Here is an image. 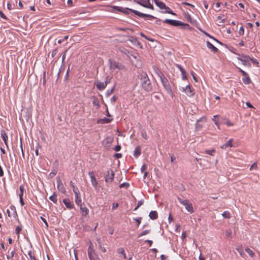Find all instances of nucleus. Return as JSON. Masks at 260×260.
Wrapping results in <instances>:
<instances>
[{"label":"nucleus","instance_id":"obj_51","mask_svg":"<svg viewBox=\"0 0 260 260\" xmlns=\"http://www.w3.org/2000/svg\"><path fill=\"white\" fill-rule=\"evenodd\" d=\"M99 248L100 249H101V250L103 252H106V249L105 247H103L101 244H100L99 245Z\"/></svg>","mask_w":260,"mask_h":260},{"label":"nucleus","instance_id":"obj_27","mask_svg":"<svg viewBox=\"0 0 260 260\" xmlns=\"http://www.w3.org/2000/svg\"><path fill=\"white\" fill-rule=\"evenodd\" d=\"M246 252L251 257H253L255 256L254 252L249 248L247 247L245 248Z\"/></svg>","mask_w":260,"mask_h":260},{"label":"nucleus","instance_id":"obj_21","mask_svg":"<svg viewBox=\"0 0 260 260\" xmlns=\"http://www.w3.org/2000/svg\"><path fill=\"white\" fill-rule=\"evenodd\" d=\"M149 216L152 220L156 219L158 217L157 213L155 211H152L149 213Z\"/></svg>","mask_w":260,"mask_h":260},{"label":"nucleus","instance_id":"obj_24","mask_svg":"<svg viewBox=\"0 0 260 260\" xmlns=\"http://www.w3.org/2000/svg\"><path fill=\"white\" fill-rule=\"evenodd\" d=\"M243 76L244 77V78L242 79L243 83L245 84H249L250 82V79L248 74L246 73V75Z\"/></svg>","mask_w":260,"mask_h":260},{"label":"nucleus","instance_id":"obj_13","mask_svg":"<svg viewBox=\"0 0 260 260\" xmlns=\"http://www.w3.org/2000/svg\"><path fill=\"white\" fill-rule=\"evenodd\" d=\"M107 84H108L107 80L105 81V82L98 81L96 83V87L98 89L102 90L106 88Z\"/></svg>","mask_w":260,"mask_h":260},{"label":"nucleus","instance_id":"obj_16","mask_svg":"<svg viewBox=\"0 0 260 260\" xmlns=\"http://www.w3.org/2000/svg\"><path fill=\"white\" fill-rule=\"evenodd\" d=\"M207 46L214 53H216L218 51V49L209 41H207Z\"/></svg>","mask_w":260,"mask_h":260},{"label":"nucleus","instance_id":"obj_12","mask_svg":"<svg viewBox=\"0 0 260 260\" xmlns=\"http://www.w3.org/2000/svg\"><path fill=\"white\" fill-rule=\"evenodd\" d=\"M182 91H184L189 96H192L194 95V91L191 89L189 85H187L185 87L182 88Z\"/></svg>","mask_w":260,"mask_h":260},{"label":"nucleus","instance_id":"obj_31","mask_svg":"<svg viewBox=\"0 0 260 260\" xmlns=\"http://www.w3.org/2000/svg\"><path fill=\"white\" fill-rule=\"evenodd\" d=\"M88 255L94 253V250L92 247V244L88 247L87 249Z\"/></svg>","mask_w":260,"mask_h":260},{"label":"nucleus","instance_id":"obj_35","mask_svg":"<svg viewBox=\"0 0 260 260\" xmlns=\"http://www.w3.org/2000/svg\"><path fill=\"white\" fill-rule=\"evenodd\" d=\"M218 116L217 115H214L213 118H212V120L214 121V123L217 125L218 129H220L219 123H218L217 120L215 119Z\"/></svg>","mask_w":260,"mask_h":260},{"label":"nucleus","instance_id":"obj_4","mask_svg":"<svg viewBox=\"0 0 260 260\" xmlns=\"http://www.w3.org/2000/svg\"><path fill=\"white\" fill-rule=\"evenodd\" d=\"M88 175L90 177L92 185L96 190H99V187L98 185V183L95 177L94 173L92 171H89L88 172Z\"/></svg>","mask_w":260,"mask_h":260},{"label":"nucleus","instance_id":"obj_36","mask_svg":"<svg viewBox=\"0 0 260 260\" xmlns=\"http://www.w3.org/2000/svg\"><path fill=\"white\" fill-rule=\"evenodd\" d=\"M69 38V36H64L63 37L59 39L58 41H57V42L59 44H60L62 42H63L64 41L67 40Z\"/></svg>","mask_w":260,"mask_h":260},{"label":"nucleus","instance_id":"obj_37","mask_svg":"<svg viewBox=\"0 0 260 260\" xmlns=\"http://www.w3.org/2000/svg\"><path fill=\"white\" fill-rule=\"evenodd\" d=\"M232 231L231 229L227 230L225 232V236L227 237H231L232 236Z\"/></svg>","mask_w":260,"mask_h":260},{"label":"nucleus","instance_id":"obj_11","mask_svg":"<svg viewBox=\"0 0 260 260\" xmlns=\"http://www.w3.org/2000/svg\"><path fill=\"white\" fill-rule=\"evenodd\" d=\"M56 184L57 189L61 193H64L66 192V188L60 179L57 178Z\"/></svg>","mask_w":260,"mask_h":260},{"label":"nucleus","instance_id":"obj_61","mask_svg":"<svg viewBox=\"0 0 260 260\" xmlns=\"http://www.w3.org/2000/svg\"><path fill=\"white\" fill-rule=\"evenodd\" d=\"M120 149H121V146H120V145H117V146L115 147L114 150H115V151H120Z\"/></svg>","mask_w":260,"mask_h":260},{"label":"nucleus","instance_id":"obj_59","mask_svg":"<svg viewBox=\"0 0 260 260\" xmlns=\"http://www.w3.org/2000/svg\"><path fill=\"white\" fill-rule=\"evenodd\" d=\"M117 99V98L114 95L111 99V102L112 103H114Z\"/></svg>","mask_w":260,"mask_h":260},{"label":"nucleus","instance_id":"obj_63","mask_svg":"<svg viewBox=\"0 0 260 260\" xmlns=\"http://www.w3.org/2000/svg\"><path fill=\"white\" fill-rule=\"evenodd\" d=\"M202 125H200V124L197 123L196 124V129L198 130H200L202 128Z\"/></svg>","mask_w":260,"mask_h":260},{"label":"nucleus","instance_id":"obj_60","mask_svg":"<svg viewBox=\"0 0 260 260\" xmlns=\"http://www.w3.org/2000/svg\"><path fill=\"white\" fill-rule=\"evenodd\" d=\"M88 257L90 260H95V258L93 256V254H91L90 255H88Z\"/></svg>","mask_w":260,"mask_h":260},{"label":"nucleus","instance_id":"obj_5","mask_svg":"<svg viewBox=\"0 0 260 260\" xmlns=\"http://www.w3.org/2000/svg\"><path fill=\"white\" fill-rule=\"evenodd\" d=\"M164 22L168 23L171 25L174 26H180V25L188 26V25L187 24H184L182 22L178 21V20H176L166 19L164 21Z\"/></svg>","mask_w":260,"mask_h":260},{"label":"nucleus","instance_id":"obj_20","mask_svg":"<svg viewBox=\"0 0 260 260\" xmlns=\"http://www.w3.org/2000/svg\"><path fill=\"white\" fill-rule=\"evenodd\" d=\"M75 203L78 206L82 205V200L81 197H80V193L75 194Z\"/></svg>","mask_w":260,"mask_h":260},{"label":"nucleus","instance_id":"obj_55","mask_svg":"<svg viewBox=\"0 0 260 260\" xmlns=\"http://www.w3.org/2000/svg\"><path fill=\"white\" fill-rule=\"evenodd\" d=\"M141 217H139L138 218L135 219L134 220L137 222L138 225H139L141 223Z\"/></svg>","mask_w":260,"mask_h":260},{"label":"nucleus","instance_id":"obj_44","mask_svg":"<svg viewBox=\"0 0 260 260\" xmlns=\"http://www.w3.org/2000/svg\"><path fill=\"white\" fill-rule=\"evenodd\" d=\"M22 229H21V227L20 226H17L16 229H15V233L17 235H19L20 234V232H21Z\"/></svg>","mask_w":260,"mask_h":260},{"label":"nucleus","instance_id":"obj_29","mask_svg":"<svg viewBox=\"0 0 260 260\" xmlns=\"http://www.w3.org/2000/svg\"><path fill=\"white\" fill-rule=\"evenodd\" d=\"M118 252L119 253H120L121 254H122V256H123V258L124 259L126 258V254L125 253L124 248H121L118 249Z\"/></svg>","mask_w":260,"mask_h":260},{"label":"nucleus","instance_id":"obj_7","mask_svg":"<svg viewBox=\"0 0 260 260\" xmlns=\"http://www.w3.org/2000/svg\"><path fill=\"white\" fill-rule=\"evenodd\" d=\"M134 2L138 4V5L142 6L145 8L150 9L152 10L153 9V7L151 3H147L145 0H135Z\"/></svg>","mask_w":260,"mask_h":260},{"label":"nucleus","instance_id":"obj_49","mask_svg":"<svg viewBox=\"0 0 260 260\" xmlns=\"http://www.w3.org/2000/svg\"><path fill=\"white\" fill-rule=\"evenodd\" d=\"M244 29L243 27L241 26L239 28V34L240 35H243L244 34Z\"/></svg>","mask_w":260,"mask_h":260},{"label":"nucleus","instance_id":"obj_10","mask_svg":"<svg viewBox=\"0 0 260 260\" xmlns=\"http://www.w3.org/2000/svg\"><path fill=\"white\" fill-rule=\"evenodd\" d=\"M113 141V138L111 137H107L103 141V145L106 148H109Z\"/></svg>","mask_w":260,"mask_h":260},{"label":"nucleus","instance_id":"obj_2","mask_svg":"<svg viewBox=\"0 0 260 260\" xmlns=\"http://www.w3.org/2000/svg\"><path fill=\"white\" fill-rule=\"evenodd\" d=\"M141 84L143 88L147 91H150L152 87L150 81L146 73H142L141 75Z\"/></svg>","mask_w":260,"mask_h":260},{"label":"nucleus","instance_id":"obj_1","mask_svg":"<svg viewBox=\"0 0 260 260\" xmlns=\"http://www.w3.org/2000/svg\"><path fill=\"white\" fill-rule=\"evenodd\" d=\"M157 74L158 76L159 77L160 80L161 82V83L167 92L168 93L170 94L171 96L173 98L174 96V94L173 93L172 90L171 89V87L169 82L168 79L165 76V75L160 71L157 72Z\"/></svg>","mask_w":260,"mask_h":260},{"label":"nucleus","instance_id":"obj_3","mask_svg":"<svg viewBox=\"0 0 260 260\" xmlns=\"http://www.w3.org/2000/svg\"><path fill=\"white\" fill-rule=\"evenodd\" d=\"M109 68L110 69L113 71L117 70H121L124 68V67L119 62H116L112 59H109Z\"/></svg>","mask_w":260,"mask_h":260},{"label":"nucleus","instance_id":"obj_15","mask_svg":"<svg viewBox=\"0 0 260 260\" xmlns=\"http://www.w3.org/2000/svg\"><path fill=\"white\" fill-rule=\"evenodd\" d=\"M156 5L158 6L160 9H165L167 8L166 5L162 2L158 0H154Z\"/></svg>","mask_w":260,"mask_h":260},{"label":"nucleus","instance_id":"obj_26","mask_svg":"<svg viewBox=\"0 0 260 260\" xmlns=\"http://www.w3.org/2000/svg\"><path fill=\"white\" fill-rule=\"evenodd\" d=\"M1 137L3 140L4 141L5 144L7 145L8 136L6 133L4 132H1Z\"/></svg>","mask_w":260,"mask_h":260},{"label":"nucleus","instance_id":"obj_64","mask_svg":"<svg viewBox=\"0 0 260 260\" xmlns=\"http://www.w3.org/2000/svg\"><path fill=\"white\" fill-rule=\"evenodd\" d=\"M92 104H93V105H94L95 106H97V107L99 106V102L97 100H95L93 101Z\"/></svg>","mask_w":260,"mask_h":260},{"label":"nucleus","instance_id":"obj_45","mask_svg":"<svg viewBox=\"0 0 260 260\" xmlns=\"http://www.w3.org/2000/svg\"><path fill=\"white\" fill-rule=\"evenodd\" d=\"M129 186V184L128 183H123L121 184L119 186L120 188L125 187L127 188Z\"/></svg>","mask_w":260,"mask_h":260},{"label":"nucleus","instance_id":"obj_43","mask_svg":"<svg viewBox=\"0 0 260 260\" xmlns=\"http://www.w3.org/2000/svg\"><path fill=\"white\" fill-rule=\"evenodd\" d=\"M250 60L252 61V62L253 64L256 65L257 67H258L259 63H258V62L257 61V60H256L254 58H251Z\"/></svg>","mask_w":260,"mask_h":260},{"label":"nucleus","instance_id":"obj_57","mask_svg":"<svg viewBox=\"0 0 260 260\" xmlns=\"http://www.w3.org/2000/svg\"><path fill=\"white\" fill-rule=\"evenodd\" d=\"M179 228H180V225L177 224L176 225V229H175V232H177V233H179L180 232V230H179Z\"/></svg>","mask_w":260,"mask_h":260},{"label":"nucleus","instance_id":"obj_46","mask_svg":"<svg viewBox=\"0 0 260 260\" xmlns=\"http://www.w3.org/2000/svg\"><path fill=\"white\" fill-rule=\"evenodd\" d=\"M102 120L103 121V123H108L112 120V119L104 118V119H102Z\"/></svg>","mask_w":260,"mask_h":260},{"label":"nucleus","instance_id":"obj_9","mask_svg":"<svg viewBox=\"0 0 260 260\" xmlns=\"http://www.w3.org/2000/svg\"><path fill=\"white\" fill-rule=\"evenodd\" d=\"M114 173L112 170H109L107 171V174L105 176V181L107 183H111L114 179Z\"/></svg>","mask_w":260,"mask_h":260},{"label":"nucleus","instance_id":"obj_58","mask_svg":"<svg viewBox=\"0 0 260 260\" xmlns=\"http://www.w3.org/2000/svg\"><path fill=\"white\" fill-rule=\"evenodd\" d=\"M118 207V203H114L112 205V210H114L116 209Z\"/></svg>","mask_w":260,"mask_h":260},{"label":"nucleus","instance_id":"obj_25","mask_svg":"<svg viewBox=\"0 0 260 260\" xmlns=\"http://www.w3.org/2000/svg\"><path fill=\"white\" fill-rule=\"evenodd\" d=\"M113 8L114 9L118 11L122 12H123V13H125V14L127 13V10L131 11L129 10L130 9H124L123 8H122L121 7H117V6H114Z\"/></svg>","mask_w":260,"mask_h":260},{"label":"nucleus","instance_id":"obj_32","mask_svg":"<svg viewBox=\"0 0 260 260\" xmlns=\"http://www.w3.org/2000/svg\"><path fill=\"white\" fill-rule=\"evenodd\" d=\"M205 152L206 154H209V155L213 156V155H214V154L215 152V150L214 149H211V150H206L205 151Z\"/></svg>","mask_w":260,"mask_h":260},{"label":"nucleus","instance_id":"obj_50","mask_svg":"<svg viewBox=\"0 0 260 260\" xmlns=\"http://www.w3.org/2000/svg\"><path fill=\"white\" fill-rule=\"evenodd\" d=\"M141 136L144 139H147V134L145 131H142L141 132Z\"/></svg>","mask_w":260,"mask_h":260},{"label":"nucleus","instance_id":"obj_54","mask_svg":"<svg viewBox=\"0 0 260 260\" xmlns=\"http://www.w3.org/2000/svg\"><path fill=\"white\" fill-rule=\"evenodd\" d=\"M0 17L6 20L7 19V18L6 16V15L2 11H0Z\"/></svg>","mask_w":260,"mask_h":260},{"label":"nucleus","instance_id":"obj_33","mask_svg":"<svg viewBox=\"0 0 260 260\" xmlns=\"http://www.w3.org/2000/svg\"><path fill=\"white\" fill-rule=\"evenodd\" d=\"M222 215L224 218L229 219L230 218V213L229 212L226 211L223 212V213L222 214Z\"/></svg>","mask_w":260,"mask_h":260},{"label":"nucleus","instance_id":"obj_62","mask_svg":"<svg viewBox=\"0 0 260 260\" xmlns=\"http://www.w3.org/2000/svg\"><path fill=\"white\" fill-rule=\"evenodd\" d=\"M239 72H241V74H242V75L243 76H245V75H246V72H245L244 71L242 70V69H240V68H239Z\"/></svg>","mask_w":260,"mask_h":260},{"label":"nucleus","instance_id":"obj_19","mask_svg":"<svg viewBox=\"0 0 260 260\" xmlns=\"http://www.w3.org/2000/svg\"><path fill=\"white\" fill-rule=\"evenodd\" d=\"M177 67H178V68L180 71V72H181L182 79L186 80L187 79L186 72L185 71V70L182 68V67L180 65L178 64Z\"/></svg>","mask_w":260,"mask_h":260},{"label":"nucleus","instance_id":"obj_30","mask_svg":"<svg viewBox=\"0 0 260 260\" xmlns=\"http://www.w3.org/2000/svg\"><path fill=\"white\" fill-rule=\"evenodd\" d=\"M49 199L52 201L54 203H56L57 201V196L54 193L53 195L50 196Z\"/></svg>","mask_w":260,"mask_h":260},{"label":"nucleus","instance_id":"obj_53","mask_svg":"<svg viewBox=\"0 0 260 260\" xmlns=\"http://www.w3.org/2000/svg\"><path fill=\"white\" fill-rule=\"evenodd\" d=\"M253 168L255 169H256V168H257V165H256V163H255V162L250 167V170H252V169H253Z\"/></svg>","mask_w":260,"mask_h":260},{"label":"nucleus","instance_id":"obj_6","mask_svg":"<svg viewBox=\"0 0 260 260\" xmlns=\"http://www.w3.org/2000/svg\"><path fill=\"white\" fill-rule=\"evenodd\" d=\"M129 10H131V12H132L133 13H134L135 15L138 16L139 17H146L147 19H148V20H152V19L155 18V17L151 15L144 14V13H141L138 11L133 10V9H129Z\"/></svg>","mask_w":260,"mask_h":260},{"label":"nucleus","instance_id":"obj_17","mask_svg":"<svg viewBox=\"0 0 260 260\" xmlns=\"http://www.w3.org/2000/svg\"><path fill=\"white\" fill-rule=\"evenodd\" d=\"M80 209L82 212V214L84 216H86L89 212V210L87 207L85 206H82V205L80 206Z\"/></svg>","mask_w":260,"mask_h":260},{"label":"nucleus","instance_id":"obj_23","mask_svg":"<svg viewBox=\"0 0 260 260\" xmlns=\"http://www.w3.org/2000/svg\"><path fill=\"white\" fill-rule=\"evenodd\" d=\"M141 154V148L139 146H137L134 151V155L136 157H138Z\"/></svg>","mask_w":260,"mask_h":260},{"label":"nucleus","instance_id":"obj_42","mask_svg":"<svg viewBox=\"0 0 260 260\" xmlns=\"http://www.w3.org/2000/svg\"><path fill=\"white\" fill-rule=\"evenodd\" d=\"M19 189H20V192L19 193V194H21L22 196L23 197L24 190V186L23 185H20L19 187Z\"/></svg>","mask_w":260,"mask_h":260},{"label":"nucleus","instance_id":"obj_39","mask_svg":"<svg viewBox=\"0 0 260 260\" xmlns=\"http://www.w3.org/2000/svg\"><path fill=\"white\" fill-rule=\"evenodd\" d=\"M73 187V191L74 192L75 194H79V191L78 189V188L75 186V185L72 186Z\"/></svg>","mask_w":260,"mask_h":260},{"label":"nucleus","instance_id":"obj_34","mask_svg":"<svg viewBox=\"0 0 260 260\" xmlns=\"http://www.w3.org/2000/svg\"><path fill=\"white\" fill-rule=\"evenodd\" d=\"M236 249L239 252V253L240 254V255L241 256H243V255L244 254V251H243L241 246L236 247Z\"/></svg>","mask_w":260,"mask_h":260},{"label":"nucleus","instance_id":"obj_18","mask_svg":"<svg viewBox=\"0 0 260 260\" xmlns=\"http://www.w3.org/2000/svg\"><path fill=\"white\" fill-rule=\"evenodd\" d=\"M233 146V139L229 140L225 144L221 146L222 149H226L228 147H232Z\"/></svg>","mask_w":260,"mask_h":260},{"label":"nucleus","instance_id":"obj_28","mask_svg":"<svg viewBox=\"0 0 260 260\" xmlns=\"http://www.w3.org/2000/svg\"><path fill=\"white\" fill-rule=\"evenodd\" d=\"M178 201L179 202V203L180 204H181L182 205H184V206H185L186 205L189 203L188 200H184V199H181L180 198H178Z\"/></svg>","mask_w":260,"mask_h":260},{"label":"nucleus","instance_id":"obj_14","mask_svg":"<svg viewBox=\"0 0 260 260\" xmlns=\"http://www.w3.org/2000/svg\"><path fill=\"white\" fill-rule=\"evenodd\" d=\"M63 203L65 205L66 207L69 209H71L73 208L74 205L70 201V199H64L62 201Z\"/></svg>","mask_w":260,"mask_h":260},{"label":"nucleus","instance_id":"obj_38","mask_svg":"<svg viewBox=\"0 0 260 260\" xmlns=\"http://www.w3.org/2000/svg\"><path fill=\"white\" fill-rule=\"evenodd\" d=\"M29 256V260H37L35 256L33 255L31 251H29L28 253Z\"/></svg>","mask_w":260,"mask_h":260},{"label":"nucleus","instance_id":"obj_48","mask_svg":"<svg viewBox=\"0 0 260 260\" xmlns=\"http://www.w3.org/2000/svg\"><path fill=\"white\" fill-rule=\"evenodd\" d=\"M19 199H20V203L21 205V206H23L24 205V202L23 200V197L21 194H19Z\"/></svg>","mask_w":260,"mask_h":260},{"label":"nucleus","instance_id":"obj_8","mask_svg":"<svg viewBox=\"0 0 260 260\" xmlns=\"http://www.w3.org/2000/svg\"><path fill=\"white\" fill-rule=\"evenodd\" d=\"M239 60H240L242 64L244 66H250V61L251 57L247 55H242L240 57L238 58Z\"/></svg>","mask_w":260,"mask_h":260},{"label":"nucleus","instance_id":"obj_22","mask_svg":"<svg viewBox=\"0 0 260 260\" xmlns=\"http://www.w3.org/2000/svg\"><path fill=\"white\" fill-rule=\"evenodd\" d=\"M186 210L189 212V213H191L194 212L192 204L190 203H188L185 206Z\"/></svg>","mask_w":260,"mask_h":260},{"label":"nucleus","instance_id":"obj_56","mask_svg":"<svg viewBox=\"0 0 260 260\" xmlns=\"http://www.w3.org/2000/svg\"><path fill=\"white\" fill-rule=\"evenodd\" d=\"M181 237L183 240L186 237V232L185 231L182 232Z\"/></svg>","mask_w":260,"mask_h":260},{"label":"nucleus","instance_id":"obj_52","mask_svg":"<svg viewBox=\"0 0 260 260\" xmlns=\"http://www.w3.org/2000/svg\"><path fill=\"white\" fill-rule=\"evenodd\" d=\"M147 169V166L145 164H144L141 168V171L142 173L144 172Z\"/></svg>","mask_w":260,"mask_h":260},{"label":"nucleus","instance_id":"obj_41","mask_svg":"<svg viewBox=\"0 0 260 260\" xmlns=\"http://www.w3.org/2000/svg\"><path fill=\"white\" fill-rule=\"evenodd\" d=\"M149 232H150L149 230H145L140 234L139 237H140L143 236L144 235H146L148 234L149 233Z\"/></svg>","mask_w":260,"mask_h":260},{"label":"nucleus","instance_id":"obj_47","mask_svg":"<svg viewBox=\"0 0 260 260\" xmlns=\"http://www.w3.org/2000/svg\"><path fill=\"white\" fill-rule=\"evenodd\" d=\"M40 218H41V219L43 221V222L45 223L46 228L48 229V223L47 222V220L44 218H43L42 216Z\"/></svg>","mask_w":260,"mask_h":260},{"label":"nucleus","instance_id":"obj_40","mask_svg":"<svg viewBox=\"0 0 260 260\" xmlns=\"http://www.w3.org/2000/svg\"><path fill=\"white\" fill-rule=\"evenodd\" d=\"M166 10V12L168 13H169V14H172V15H175V13H174L173 11L170 9L169 7H167V8L165 9Z\"/></svg>","mask_w":260,"mask_h":260}]
</instances>
